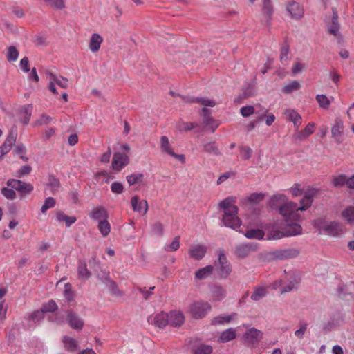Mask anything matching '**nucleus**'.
<instances>
[{"label":"nucleus","mask_w":354,"mask_h":354,"mask_svg":"<svg viewBox=\"0 0 354 354\" xmlns=\"http://www.w3.org/2000/svg\"><path fill=\"white\" fill-rule=\"evenodd\" d=\"M245 236L248 239H262L264 236V232L260 229H251L245 232Z\"/></svg>","instance_id":"nucleus-38"},{"label":"nucleus","mask_w":354,"mask_h":354,"mask_svg":"<svg viewBox=\"0 0 354 354\" xmlns=\"http://www.w3.org/2000/svg\"><path fill=\"white\" fill-rule=\"evenodd\" d=\"M300 88V84L297 80H293L289 84L285 85L283 88L282 91L286 94H290L292 93L295 91H297Z\"/></svg>","instance_id":"nucleus-40"},{"label":"nucleus","mask_w":354,"mask_h":354,"mask_svg":"<svg viewBox=\"0 0 354 354\" xmlns=\"http://www.w3.org/2000/svg\"><path fill=\"white\" fill-rule=\"evenodd\" d=\"M98 229L103 237H106L110 232L111 225L106 219L102 220L98 223Z\"/></svg>","instance_id":"nucleus-39"},{"label":"nucleus","mask_w":354,"mask_h":354,"mask_svg":"<svg viewBox=\"0 0 354 354\" xmlns=\"http://www.w3.org/2000/svg\"><path fill=\"white\" fill-rule=\"evenodd\" d=\"M1 194L9 200H14L16 198V193L14 191V189L8 188V187H3L1 189Z\"/></svg>","instance_id":"nucleus-57"},{"label":"nucleus","mask_w":354,"mask_h":354,"mask_svg":"<svg viewBox=\"0 0 354 354\" xmlns=\"http://www.w3.org/2000/svg\"><path fill=\"white\" fill-rule=\"evenodd\" d=\"M19 52L17 50L16 47L14 46H10L8 48V53L6 55V58L8 62H15L18 59Z\"/></svg>","instance_id":"nucleus-43"},{"label":"nucleus","mask_w":354,"mask_h":354,"mask_svg":"<svg viewBox=\"0 0 354 354\" xmlns=\"http://www.w3.org/2000/svg\"><path fill=\"white\" fill-rule=\"evenodd\" d=\"M231 316H218V317H214L212 321V324H223V323H229L231 320Z\"/></svg>","instance_id":"nucleus-60"},{"label":"nucleus","mask_w":354,"mask_h":354,"mask_svg":"<svg viewBox=\"0 0 354 354\" xmlns=\"http://www.w3.org/2000/svg\"><path fill=\"white\" fill-rule=\"evenodd\" d=\"M211 306L207 302L195 301L189 306V312L195 319H201L205 317L210 310Z\"/></svg>","instance_id":"nucleus-5"},{"label":"nucleus","mask_w":354,"mask_h":354,"mask_svg":"<svg viewBox=\"0 0 354 354\" xmlns=\"http://www.w3.org/2000/svg\"><path fill=\"white\" fill-rule=\"evenodd\" d=\"M290 53V46L286 41H284L280 48V62L285 64L289 59L288 54Z\"/></svg>","instance_id":"nucleus-35"},{"label":"nucleus","mask_w":354,"mask_h":354,"mask_svg":"<svg viewBox=\"0 0 354 354\" xmlns=\"http://www.w3.org/2000/svg\"><path fill=\"white\" fill-rule=\"evenodd\" d=\"M339 30V24L338 23V15L335 9H333V17L331 24L328 26V32L329 34L337 36Z\"/></svg>","instance_id":"nucleus-19"},{"label":"nucleus","mask_w":354,"mask_h":354,"mask_svg":"<svg viewBox=\"0 0 354 354\" xmlns=\"http://www.w3.org/2000/svg\"><path fill=\"white\" fill-rule=\"evenodd\" d=\"M213 270L212 266H207L201 268L195 272V277L200 280L205 279L212 273Z\"/></svg>","instance_id":"nucleus-30"},{"label":"nucleus","mask_w":354,"mask_h":354,"mask_svg":"<svg viewBox=\"0 0 354 354\" xmlns=\"http://www.w3.org/2000/svg\"><path fill=\"white\" fill-rule=\"evenodd\" d=\"M203 112V122L205 125L209 127L212 129V132H214L216 127L218 126V124H214V120L211 116L210 111L207 108L202 109Z\"/></svg>","instance_id":"nucleus-21"},{"label":"nucleus","mask_w":354,"mask_h":354,"mask_svg":"<svg viewBox=\"0 0 354 354\" xmlns=\"http://www.w3.org/2000/svg\"><path fill=\"white\" fill-rule=\"evenodd\" d=\"M151 232L157 236H162L163 234V225L162 224L157 221L153 223L151 226Z\"/></svg>","instance_id":"nucleus-55"},{"label":"nucleus","mask_w":354,"mask_h":354,"mask_svg":"<svg viewBox=\"0 0 354 354\" xmlns=\"http://www.w3.org/2000/svg\"><path fill=\"white\" fill-rule=\"evenodd\" d=\"M153 324L160 328L165 327L168 324L167 314L163 312L157 314L153 317Z\"/></svg>","instance_id":"nucleus-27"},{"label":"nucleus","mask_w":354,"mask_h":354,"mask_svg":"<svg viewBox=\"0 0 354 354\" xmlns=\"http://www.w3.org/2000/svg\"><path fill=\"white\" fill-rule=\"evenodd\" d=\"M315 194V190H308L305 193L304 198L301 200V206H298L299 211H304L307 209L313 203V198Z\"/></svg>","instance_id":"nucleus-17"},{"label":"nucleus","mask_w":354,"mask_h":354,"mask_svg":"<svg viewBox=\"0 0 354 354\" xmlns=\"http://www.w3.org/2000/svg\"><path fill=\"white\" fill-rule=\"evenodd\" d=\"M284 115L286 120L293 122L296 129H298L301 124V117L295 110H286Z\"/></svg>","instance_id":"nucleus-20"},{"label":"nucleus","mask_w":354,"mask_h":354,"mask_svg":"<svg viewBox=\"0 0 354 354\" xmlns=\"http://www.w3.org/2000/svg\"><path fill=\"white\" fill-rule=\"evenodd\" d=\"M48 185L52 188L53 190L57 189L60 186V183L58 178L54 176H50L48 179Z\"/></svg>","instance_id":"nucleus-64"},{"label":"nucleus","mask_w":354,"mask_h":354,"mask_svg":"<svg viewBox=\"0 0 354 354\" xmlns=\"http://www.w3.org/2000/svg\"><path fill=\"white\" fill-rule=\"evenodd\" d=\"M343 129H344L343 122L339 119H337L335 120V123L334 126L332 127V129H331L332 136L337 141H339V136L342 135Z\"/></svg>","instance_id":"nucleus-28"},{"label":"nucleus","mask_w":354,"mask_h":354,"mask_svg":"<svg viewBox=\"0 0 354 354\" xmlns=\"http://www.w3.org/2000/svg\"><path fill=\"white\" fill-rule=\"evenodd\" d=\"M263 12L266 18V21L268 22L270 19V16L273 12V8L270 0H263Z\"/></svg>","instance_id":"nucleus-37"},{"label":"nucleus","mask_w":354,"mask_h":354,"mask_svg":"<svg viewBox=\"0 0 354 354\" xmlns=\"http://www.w3.org/2000/svg\"><path fill=\"white\" fill-rule=\"evenodd\" d=\"M32 111V106L31 104L26 105L24 107V124H27L30 120Z\"/></svg>","instance_id":"nucleus-56"},{"label":"nucleus","mask_w":354,"mask_h":354,"mask_svg":"<svg viewBox=\"0 0 354 354\" xmlns=\"http://www.w3.org/2000/svg\"><path fill=\"white\" fill-rule=\"evenodd\" d=\"M160 147L163 151L169 155H171L174 151L171 147L168 138L165 136H162L160 138Z\"/></svg>","instance_id":"nucleus-44"},{"label":"nucleus","mask_w":354,"mask_h":354,"mask_svg":"<svg viewBox=\"0 0 354 354\" xmlns=\"http://www.w3.org/2000/svg\"><path fill=\"white\" fill-rule=\"evenodd\" d=\"M102 41L103 38L99 34L93 33L90 39L89 49L93 53L98 51Z\"/></svg>","instance_id":"nucleus-24"},{"label":"nucleus","mask_w":354,"mask_h":354,"mask_svg":"<svg viewBox=\"0 0 354 354\" xmlns=\"http://www.w3.org/2000/svg\"><path fill=\"white\" fill-rule=\"evenodd\" d=\"M316 100L321 108L328 109L330 105V100L325 95H317Z\"/></svg>","instance_id":"nucleus-50"},{"label":"nucleus","mask_w":354,"mask_h":354,"mask_svg":"<svg viewBox=\"0 0 354 354\" xmlns=\"http://www.w3.org/2000/svg\"><path fill=\"white\" fill-rule=\"evenodd\" d=\"M238 207H232L231 212H225L223 215L222 221L225 226L236 230L240 227L241 221L237 216Z\"/></svg>","instance_id":"nucleus-4"},{"label":"nucleus","mask_w":354,"mask_h":354,"mask_svg":"<svg viewBox=\"0 0 354 354\" xmlns=\"http://www.w3.org/2000/svg\"><path fill=\"white\" fill-rule=\"evenodd\" d=\"M268 288L265 286H255L250 298L252 300L258 301L268 295Z\"/></svg>","instance_id":"nucleus-26"},{"label":"nucleus","mask_w":354,"mask_h":354,"mask_svg":"<svg viewBox=\"0 0 354 354\" xmlns=\"http://www.w3.org/2000/svg\"><path fill=\"white\" fill-rule=\"evenodd\" d=\"M235 198L233 197H227L220 202L219 207L222 208L225 212H231L232 207H236L234 205Z\"/></svg>","instance_id":"nucleus-32"},{"label":"nucleus","mask_w":354,"mask_h":354,"mask_svg":"<svg viewBox=\"0 0 354 354\" xmlns=\"http://www.w3.org/2000/svg\"><path fill=\"white\" fill-rule=\"evenodd\" d=\"M56 204L55 200L52 197H48L46 198L43 205L41 208V212L45 213L48 209L54 207Z\"/></svg>","instance_id":"nucleus-51"},{"label":"nucleus","mask_w":354,"mask_h":354,"mask_svg":"<svg viewBox=\"0 0 354 354\" xmlns=\"http://www.w3.org/2000/svg\"><path fill=\"white\" fill-rule=\"evenodd\" d=\"M196 126V124L194 122H181L178 124V129L180 131H187L192 130Z\"/></svg>","instance_id":"nucleus-63"},{"label":"nucleus","mask_w":354,"mask_h":354,"mask_svg":"<svg viewBox=\"0 0 354 354\" xmlns=\"http://www.w3.org/2000/svg\"><path fill=\"white\" fill-rule=\"evenodd\" d=\"M299 255V251L295 248H287L275 251L273 253L274 258L279 260H285L295 258Z\"/></svg>","instance_id":"nucleus-13"},{"label":"nucleus","mask_w":354,"mask_h":354,"mask_svg":"<svg viewBox=\"0 0 354 354\" xmlns=\"http://www.w3.org/2000/svg\"><path fill=\"white\" fill-rule=\"evenodd\" d=\"M140 198L136 195L131 198V204L134 212L141 213L142 215L147 214L148 210V203L146 200L139 201Z\"/></svg>","instance_id":"nucleus-10"},{"label":"nucleus","mask_w":354,"mask_h":354,"mask_svg":"<svg viewBox=\"0 0 354 354\" xmlns=\"http://www.w3.org/2000/svg\"><path fill=\"white\" fill-rule=\"evenodd\" d=\"M64 348L68 352H75L78 349L77 342L75 339L65 335L62 337Z\"/></svg>","instance_id":"nucleus-25"},{"label":"nucleus","mask_w":354,"mask_h":354,"mask_svg":"<svg viewBox=\"0 0 354 354\" xmlns=\"http://www.w3.org/2000/svg\"><path fill=\"white\" fill-rule=\"evenodd\" d=\"M143 179L142 174H132L127 176V180L129 185H133Z\"/></svg>","instance_id":"nucleus-48"},{"label":"nucleus","mask_w":354,"mask_h":354,"mask_svg":"<svg viewBox=\"0 0 354 354\" xmlns=\"http://www.w3.org/2000/svg\"><path fill=\"white\" fill-rule=\"evenodd\" d=\"M56 218L58 221H64L66 227H70L77 221L75 216H69L61 211L56 213Z\"/></svg>","instance_id":"nucleus-31"},{"label":"nucleus","mask_w":354,"mask_h":354,"mask_svg":"<svg viewBox=\"0 0 354 354\" xmlns=\"http://www.w3.org/2000/svg\"><path fill=\"white\" fill-rule=\"evenodd\" d=\"M299 283V279L296 275L290 277L289 283L288 285L284 286L281 290V293L289 292L297 288Z\"/></svg>","instance_id":"nucleus-29"},{"label":"nucleus","mask_w":354,"mask_h":354,"mask_svg":"<svg viewBox=\"0 0 354 354\" xmlns=\"http://www.w3.org/2000/svg\"><path fill=\"white\" fill-rule=\"evenodd\" d=\"M168 316V324L171 326H180L184 322V315L180 312L171 311Z\"/></svg>","instance_id":"nucleus-16"},{"label":"nucleus","mask_w":354,"mask_h":354,"mask_svg":"<svg viewBox=\"0 0 354 354\" xmlns=\"http://www.w3.org/2000/svg\"><path fill=\"white\" fill-rule=\"evenodd\" d=\"M17 136V132L13 129H11L3 144L11 149L12 147L16 142Z\"/></svg>","instance_id":"nucleus-42"},{"label":"nucleus","mask_w":354,"mask_h":354,"mask_svg":"<svg viewBox=\"0 0 354 354\" xmlns=\"http://www.w3.org/2000/svg\"><path fill=\"white\" fill-rule=\"evenodd\" d=\"M256 246L253 244H239L235 246L234 254L238 258L243 259L247 257L251 252L255 251Z\"/></svg>","instance_id":"nucleus-9"},{"label":"nucleus","mask_w":354,"mask_h":354,"mask_svg":"<svg viewBox=\"0 0 354 354\" xmlns=\"http://www.w3.org/2000/svg\"><path fill=\"white\" fill-rule=\"evenodd\" d=\"M41 308L45 313H47L55 312L58 307L56 302L54 300L51 299L49 300L48 302L44 304Z\"/></svg>","instance_id":"nucleus-53"},{"label":"nucleus","mask_w":354,"mask_h":354,"mask_svg":"<svg viewBox=\"0 0 354 354\" xmlns=\"http://www.w3.org/2000/svg\"><path fill=\"white\" fill-rule=\"evenodd\" d=\"M315 124L313 122L308 123L304 130L295 133L294 135V138L296 140H302L308 138L310 135L313 133L315 131Z\"/></svg>","instance_id":"nucleus-22"},{"label":"nucleus","mask_w":354,"mask_h":354,"mask_svg":"<svg viewBox=\"0 0 354 354\" xmlns=\"http://www.w3.org/2000/svg\"><path fill=\"white\" fill-rule=\"evenodd\" d=\"M212 352V346L205 344H201L193 350V354H210Z\"/></svg>","instance_id":"nucleus-46"},{"label":"nucleus","mask_w":354,"mask_h":354,"mask_svg":"<svg viewBox=\"0 0 354 354\" xmlns=\"http://www.w3.org/2000/svg\"><path fill=\"white\" fill-rule=\"evenodd\" d=\"M189 102L200 103L205 106L213 107L216 105V102L214 100H209L203 97L192 98Z\"/></svg>","instance_id":"nucleus-47"},{"label":"nucleus","mask_w":354,"mask_h":354,"mask_svg":"<svg viewBox=\"0 0 354 354\" xmlns=\"http://www.w3.org/2000/svg\"><path fill=\"white\" fill-rule=\"evenodd\" d=\"M180 237L176 236L171 244L168 245L166 247V250L167 251H176L180 247V241H179Z\"/></svg>","instance_id":"nucleus-62"},{"label":"nucleus","mask_w":354,"mask_h":354,"mask_svg":"<svg viewBox=\"0 0 354 354\" xmlns=\"http://www.w3.org/2000/svg\"><path fill=\"white\" fill-rule=\"evenodd\" d=\"M270 205L272 208L279 207L281 215L287 218V221H297L300 216L298 213V205L292 201H287L283 194L274 195L270 201Z\"/></svg>","instance_id":"nucleus-1"},{"label":"nucleus","mask_w":354,"mask_h":354,"mask_svg":"<svg viewBox=\"0 0 354 354\" xmlns=\"http://www.w3.org/2000/svg\"><path fill=\"white\" fill-rule=\"evenodd\" d=\"M88 216L93 220H105L108 218V212L104 207L98 206L88 213Z\"/></svg>","instance_id":"nucleus-18"},{"label":"nucleus","mask_w":354,"mask_h":354,"mask_svg":"<svg viewBox=\"0 0 354 354\" xmlns=\"http://www.w3.org/2000/svg\"><path fill=\"white\" fill-rule=\"evenodd\" d=\"M347 179L346 176L344 174H341L338 176H336L333 180V185L335 187H342L344 185H347Z\"/></svg>","instance_id":"nucleus-52"},{"label":"nucleus","mask_w":354,"mask_h":354,"mask_svg":"<svg viewBox=\"0 0 354 354\" xmlns=\"http://www.w3.org/2000/svg\"><path fill=\"white\" fill-rule=\"evenodd\" d=\"M244 337L247 342L251 344H254L262 339L263 333L255 328H251L247 330L244 334Z\"/></svg>","instance_id":"nucleus-11"},{"label":"nucleus","mask_w":354,"mask_h":354,"mask_svg":"<svg viewBox=\"0 0 354 354\" xmlns=\"http://www.w3.org/2000/svg\"><path fill=\"white\" fill-rule=\"evenodd\" d=\"M240 112L243 117H248L255 113V109L253 106H245L241 109Z\"/></svg>","instance_id":"nucleus-61"},{"label":"nucleus","mask_w":354,"mask_h":354,"mask_svg":"<svg viewBox=\"0 0 354 354\" xmlns=\"http://www.w3.org/2000/svg\"><path fill=\"white\" fill-rule=\"evenodd\" d=\"M6 185L8 187L19 192L21 196L30 194L33 190V186L32 184L17 179H9L7 180Z\"/></svg>","instance_id":"nucleus-6"},{"label":"nucleus","mask_w":354,"mask_h":354,"mask_svg":"<svg viewBox=\"0 0 354 354\" xmlns=\"http://www.w3.org/2000/svg\"><path fill=\"white\" fill-rule=\"evenodd\" d=\"M342 216L348 222L354 221V207L349 206L346 207L342 212Z\"/></svg>","instance_id":"nucleus-49"},{"label":"nucleus","mask_w":354,"mask_h":354,"mask_svg":"<svg viewBox=\"0 0 354 354\" xmlns=\"http://www.w3.org/2000/svg\"><path fill=\"white\" fill-rule=\"evenodd\" d=\"M66 320L70 327L73 329L80 330L84 326V322L72 310L68 312Z\"/></svg>","instance_id":"nucleus-14"},{"label":"nucleus","mask_w":354,"mask_h":354,"mask_svg":"<svg viewBox=\"0 0 354 354\" xmlns=\"http://www.w3.org/2000/svg\"><path fill=\"white\" fill-rule=\"evenodd\" d=\"M207 252V248L201 245H193L190 247L188 253L191 258L195 260L202 259Z\"/></svg>","instance_id":"nucleus-15"},{"label":"nucleus","mask_w":354,"mask_h":354,"mask_svg":"<svg viewBox=\"0 0 354 354\" xmlns=\"http://www.w3.org/2000/svg\"><path fill=\"white\" fill-rule=\"evenodd\" d=\"M287 10L290 12L292 17L295 19H299L303 16L304 10L297 2L290 3L288 7Z\"/></svg>","instance_id":"nucleus-23"},{"label":"nucleus","mask_w":354,"mask_h":354,"mask_svg":"<svg viewBox=\"0 0 354 354\" xmlns=\"http://www.w3.org/2000/svg\"><path fill=\"white\" fill-rule=\"evenodd\" d=\"M302 234V227L296 223H288L283 230H272L268 236L270 239H279L284 236H291Z\"/></svg>","instance_id":"nucleus-3"},{"label":"nucleus","mask_w":354,"mask_h":354,"mask_svg":"<svg viewBox=\"0 0 354 354\" xmlns=\"http://www.w3.org/2000/svg\"><path fill=\"white\" fill-rule=\"evenodd\" d=\"M313 225L319 233H324L332 236H338L343 233L344 226L337 221H326L319 218L313 221Z\"/></svg>","instance_id":"nucleus-2"},{"label":"nucleus","mask_w":354,"mask_h":354,"mask_svg":"<svg viewBox=\"0 0 354 354\" xmlns=\"http://www.w3.org/2000/svg\"><path fill=\"white\" fill-rule=\"evenodd\" d=\"M77 272L79 277L82 279H87L91 277V272L87 269L86 264L84 261H80Z\"/></svg>","instance_id":"nucleus-36"},{"label":"nucleus","mask_w":354,"mask_h":354,"mask_svg":"<svg viewBox=\"0 0 354 354\" xmlns=\"http://www.w3.org/2000/svg\"><path fill=\"white\" fill-rule=\"evenodd\" d=\"M212 292L216 300H221L226 295V291L221 286H214L212 290Z\"/></svg>","instance_id":"nucleus-45"},{"label":"nucleus","mask_w":354,"mask_h":354,"mask_svg":"<svg viewBox=\"0 0 354 354\" xmlns=\"http://www.w3.org/2000/svg\"><path fill=\"white\" fill-rule=\"evenodd\" d=\"M109 289L111 294L115 297H121L122 295V292L119 290L116 283L113 281L110 282Z\"/></svg>","instance_id":"nucleus-58"},{"label":"nucleus","mask_w":354,"mask_h":354,"mask_svg":"<svg viewBox=\"0 0 354 354\" xmlns=\"http://www.w3.org/2000/svg\"><path fill=\"white\" fill-rule=\"evenodd\" d=\"M49 78L48 88L54 94H57L55 84L62 88H66L68 86V80L67 78L59 77L51 72L47 73Z\"/></svg>","instance_id":"nucleus-7"},{"label":"nucleus","mask_w":354,"mask_h":354,"mask_svg":"<svg viewBox=\"0 0 354 354\" xmlns=\"http://www.w3.org/2000/svg\"><path fill=\"white\" fill-rule=\"evenodd\" d=\"M219 273L222 277H227L231 272V268L223 252L221 251L218 258Z\"/></svg>","instance_id":"nucleus-12"},{"label":"nucleus","mask_w":354,"mask_h":354,"mask_svg":"<svg viewBox=\"0 0 354 354\" xmlns=\"http://www.w3.org/2000/svg\"><path fill=\"white\" fill-rule=\"evenodd\" d=\"M203 150L207 153H212L215 156L221 154L214 142H203Z\"/></svg>","instance_id":"nucleus-33"},{"label":"nucleus","mask_w":354,"mask_h":354,"mask_svg":"<svg viewBox=\"0 0 354 354\" xmlns=\"http://www.w3.org/2000/svg\"><path fill=\"white\" fill-rule=\"evenodd\" d=\"M240 153H241L242 160H248L250 158V157L252 156V150L248 146H243V147H240Z\"/></svg>","instance_id":"nucleus-54"},{"label":"nucleus","mask_w":354,"mask_h":354,"mask_svg":"<svg viewBox=\"0 0 354 354\" xmlns=\"http://www.w3.org/2000/svg\"><path fill=\"white\" fill-rule=\"evenodd\" d=\"M265 198V194L262 192L252 193L249 196L247 197V201L252 205H256L262 201Z\"/></svg>","instance_id":"nucleus-41"},{"label":"nucleus","mask_w":354,"mask_h":354,"mask_svg":"<svg viewBox=\"0 0 354 354\" xmlns=\"http://www.w3.org/2000/svg\"><path fill=\"white\" fill-rule=\"evenodd\" d=\"M129 162V156L120 152H115L113 154L112 160L113 169L117 171H120Z\"/></svg>","instance_id":"nucleus-8"},{"label":"nucleus","mask_w":354,"mask_h":354,"mask_svg":"<svg viewBox=\"0 0 354 354\" xmlns=\"http://www.w3.org/2000/svg\"><path fill=\"white\" fill-rule=\"evenodd\" d=\"M236 337V332L233 328H229L223 331L220 335L219 339L221 342H227Z\"/></svg>","instance_id":"nucleus-34"},{"label":"nucleus","mask_w":354,"mask_h":354,"mask_svg":"<svg viewBox=\"0 0 354 354\" xmlns=\"http://www.w3.org/2000/svg\"><path fill=\"white\" fill-rule=\"evenodd\" d=\"M111 190L114 194H120L124 191L123 185L119 182H113L111 185Z\"/></svg>","instance_id":"nucleus-59"}]
</instances>
